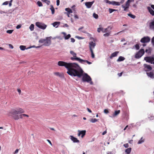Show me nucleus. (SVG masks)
<instances>
[{
    "mask_svg": "<svg viewBox=\"0 0 154 154\" xmlns=\"http://www.w3.org/2000/svg\"><path fill=\"white\" fill-rule=\"evenodd\" d=\"M57 65L59 66H64L67 69V73L72 76H77L80 78L82 77L84 71L80 66L75 63H67L59 61Z\"/></svg>",
    "mask_w": 154,
    "mask_h": 154,
    "instance_id": "nucleus-1",
    "label": "nucleus"
},
{
    "mask_svg": "<svg viewBox=\"0 0 154 154\" xmlns=\"http://www.w3.org/2000/svg\"><path fill=\"white\" fill-rule=\"evenodd\" d=\"M24 112V110L22 108H18L16 109H12L8 113V116H13L17 115V114H22Z\"/></svg>",
    "mask_w": 154,
    "mask_h": 154,
    "instance_id": "nucleus-2",
    "label": "nucleus"
},
{
    "mask_svg": "<svg viewBox=\"0 0 154 154\" xmlns=\"http://www.w3.org/2000/svg\"><path fill=\"white\" fill-rule=\"evenodd\" d=\"M82 80L83 82H87L89 83L91 85L93 84V82L91 81L92 79L90 76L87 73L83 72Z\"/></svg>",
    "mask_w": 154,
    "mask_h": 154,
    "instance_id": "nucleus-3",
    "label": "nucleus"
},
{
    "mask_svg": "<svg viewBox=\"0 0 154 154\" xmlns=\"http://www.w3.org/2000/svg\"><path fill=\"white\" fill-rule=\"evenodd\" d=\"M51 37H48L45 39L42 38L38 41L39 43H43V45L45 46H49L51 43Z\"/></svg>",
    "mask_w": 154,
    "mask_h": 154,
    "instance_id": "nucleus-4",
    "label": "nucleus"
},
{
    "mask_svg": "<svg viewBox=\"0 0 154 154\" xmlns=\"http://www.w3.org/2000/svg\"><path fill=\"white\" fill-rule=\"evenodd\" d=\"M144 53L145 51L143 49H140L135 55V58L137 59L140 58L144 54Z\"/></svg>",
    "mask_w": 154,
    "mask_h": 154,
    "instance_id": "nucleus-5",
    "label": "nucleus"
},
{
    "mask_svg": "<svg viewBox=\"0 0 154 154\" xmlns=\"http://www.w3.org/2000/svg\"><path fill=\"white\" fill-rule=\"evenodd\" d=\"M36 26L40 29H45L47 27V25L45 24L39 22H37L35 23Z\"/></svg>",
    "mask_w": 154,
    "mask_h": 154,
    "instance_id": "nucleus-6",
    "label": "nucleus"
},
{
    "mask_svg": "<svg viewBox=\"0 0 154 154\" xmlns=\"http://www.w3.org/2000/svg\"><path fill=\"white\" fill-rule=\"evenodd\" d=\"M144 60L146 62L149 63L151 64H153L154 57H146L144 58Z\"/></svg>",
    "mask_w": 154,
    "mask_h": 154,
    "instance_id": "nucleus-7",
    "label": "nucleus"
},
{
    "mask_svg": "<svg viewBox=\"0 0 154 154\" xmlns=\"http://www.w3.org/2000/svg\"><path fill=\"white\" fill-rule=\"evenodd\" d=\"M70 54H72L73 57H71L70 58L71 60H76L79 62V60L77 59L78 58H79L77 57H76V54L75 53L74 51H70Z\"/></svg>",
    "mask_w": 154,
    "mask_h": 154,
    "instance_id": "nucleus-8",
    "label": "nucleus"
},
{
    "mask_svg": "<svg viewBox=\"0 0 154 154\" xmlns=\"http://www.w3.org/2000/svg\"><path fill=\"white\" fill-rule=\"evenodd\" d=\"M150 40V38L148 36L144 37L142 38L140 40V42L143 43H147L149 42Z\"/></svg>",
    "mask_w": 154,
    "mask_h": 154,
    "instance_id": "nucleus-9",
    "label": "nucleus"
},
{
    "mask_svg": "<svg viewBox=\"0 0 154 154\" xmlns=\"http://www.w3.org/2000/svg\"><path fill=\"white\" fill-rule=\"evenodd\" d=\"M150 29L154 30V20L152 21H149L148 23Z\"/></svg>",
    "mask_w": 154,
    "mask_h": 154,
    "instance_id": "nucleus-10",
    "label": "nucleus"
},
{
    "mask_svg": "<svg viewBox=\"0 0 154 154\" xmlns=\"http://www.w3.org/2000/svg\"><path fill=\"white\" fill-rule=\"evenodd\" d=\"M79 133L78 134V136H81L82 138H83L86 134V131L85 130L80 131L79 130H78Z\"/></svg>",
    "mask_w": 154,
    "mask_h": 154,
    "instance_id": "nucleus-11",
    "label": "nucleus"
},
{
    "mask_svg": "<svg viewBox=\"0 0 154 154\" xmlns=\"http://www.w3.org/2000/svg\"><path fill=\"white\" fill-rule=\"evenodd\" d=\"M144 67V69L145 71H150L152 69V68L149 65L147 64H144L143 65Z\"/></svg>",
    "mask_w": 154,
    "mask_h": 154,
    "instance_id": "nucleus-12",
    "label": "nucleus"
},
{
    "mask_svg": "<svg viewBox=\"0 0 154 154\" xmlns=\"http://www.w3.org/2000/svg\"><path fill=\"white\" fill-rule=\"evenodd\" d=\"M96 45L95 43L93 42H90L89 43V47L90 50H93V49L94 48V47Z\"/></svg>",
    "mask_w": 154,
    "mask_h": 154,
    "instance_id": "nucleus-13",
    "label": "nucleus"
},
{
    "mask_svg": "<svg viewBox=\"0 0 154 154\" xmlns=\"http://www.w3.org/2000/svg\"><path fill=\"white\" fill-rule=\"evenodd\" d=\"M94 2V1L91 2H86L85 3V5L87 8H91Z\"/></svg>",
    "mask_w": 154,
    "mask_h": 154,
    "instance_id": "nucleus-14",
    "label": "nucleus"
},
{
    "mask_svg": "<svg viewBox=\"0 0 154 154\" xmlns=\"http://www.w3.org/2000/svg\"><path fill=\"white\" fill-rule=\"evenodd\" d=\"M70 138L71 140L74 142V143H79V141L78 140V139L75 137H74L73 136H70Z\"/></svg>",
    "mask_w": 154,
    "mask_h": 154,
    "instance_id": "nucleus-15",
    "label": "nucleus"
},
{
    "mask_svg": "<svg viewBox=\"0 0 154 154\" xmlns=\"http://www.w3.org/2000/svg\"><path fill=\"white\" fill-rule=\"evenodd\" d=\"M23 114L20 115L19 116L18 115H16L13 116V118L15 120H17L20 119H22L23 118Z\"/></svg>",
    "mask_w": 154,
    "mask_h": 154,
    "instance_id": "nucleus-16",
    "label": "nucleus"
},
{
    "mask_svg": "<svg viewBox=\"0 0 154 154\" xmlns=\"http://www.w3.org/2000/svg\"><path fill=\"white\" fill-rule=\"evenodd\" d=\"M77 59L79 60V62L82 63H83V62H86L88 64H90L92 63L91 62H90L87 60H82L80 58H78V59Z\"/></svg>",
    "mask_w": 154,
    "mask_h": 154,
    "instance_id": "nucleus-17",
    "label": "nucleus"
},
{
    "mask_svg": "<svg viewBox=\"0 0 154 154\" xmlns=\"http://www.w3.org/2000/svg\"><path fill=\"white\" fill-rule=\"evenodd\" d=\"M146 74L148 76L152 79L154 78V75L153 72H146Z\"/></svg>",
    "mask_w": 154,
    "mask_h": 154,
    "instance_id": "nucleus-18",
    "label": "nucleus"
},
{
    "mask_svg": "<svg viewBox=\"0 0 154 154\" xmlns=\"http://www.w3.org/2000/svg\"><path fill=\"white\" fill-rule=\"evenodd\" d=\"M147 9L149 11L150 13L152 15H154V11L152 9L149 7H148L147 8Z\"/></svg>",
    "mask_w": 154,
    "mask_h": 154,
    "instance_id": "nucleus-19",
    "label": "nucleus"
},
{
    "mask_svg": "<svg viewBox=\"0 0 154 154\" xmlns=\"http://www.w3.org/2000/svg\"><path fill=\"white\" fill-rule=\"evenodd\" d=\"M119 52V51H116L112 53L110 56V58L112 59L113 57L117 56Z\"/></svg>",
    "mask_w": 154,
    "mask_h": 154,
    "instance_id": "nucleus-20",
    "label": "nucleus"
},
{
    "mask_svg": "<svg viewBox=\"0 0 154 154\" xmlns=\"http://www.w3.org/2000/svg\"><path fill=\"white\" fill-rule=\"evenodd\" d=\"M60 24V22H55L52 23V24L53 25L54 27L57 28L58 26Z\"/></svg>",
    "mask_w": 154,
    "mask_h": 154,
    "instance_id": "nucleus-21",
    "label": "nucleus"
},
{
    "mask_svg": "<svg viewBox=\"0 0 154 154\" xmlns=\"http://www.w3.org/2000/svg\"><path fill=\"white\" fill-rule=\"evenodd\" d=\"M62 33L63 34L65 39H68L71 37V35L70 34H69L66 35V34L65 32H62Z\"/></svg>",
    "mask_w": 154,
    "mask_h": 154,
    "instance_id": "nucleus-22",
    "label": "nucleus"
},
{
    "mask_svg": "<svg viewBox=\"0 0 154 154\" xmlns=\"http://www.w3.org/2000/svg\"><path fill=\"white\" fill-rule=\"evenodd\" d=\"M111 4L116 6H119L120 5V3L118 2H116L114 1L111 2Z\"/></svg>",
    "mask_w": 154,
    "mask_h": 154,
    "instance_id": "nucleus-23",
    "label": "nucleus"
},
{
    "mask_svg": "<svg viewBox=\"0 0 154 154\" xmlns=\"http://www.w3.org/2000/svg\"><path fill=\"white\" fill-rule=\"evenodd\" d=\"M125 60V58L122 56H120L117 60V62H120L123 61Z\"/></svg>",
    "mask_w": 154,
    "mask_h": 154,
    "instance_id": "nucleus-24",
    "label": "nucleus"
},
{
    "mask_svg": "<svg viewBox=\"0 0 154 154\" xmlns=\"http://www.w3.org/2000/svg\"><path fill=\"white\" fill-rule=\"evenodd\" d=\"M122 7L124 9V10L125 11L127 10L129 8V7L126 5H122Z\"/></svg>",
    "mask_w": 154,
    "mask_h": 154,
    "instance_id": "nucleus-25",
    "label": "nucleus"
},
{
    "mask_svg": "<svg viewBox=\"0 0 154 154\" xmlns=\"http://www.w3.org/2000/svg\"><path fill=\"white\" fill-rule=\"evenodd\" d=\"M134 0H128L126 2L125 5L129 7L130 3L132 2H134Z\"/></svg>",
    "mask_w": 154,
    "mask_h": 154,
    "instance_id": "nucleus-26",
    "label": "nucleus"
},
{
    "mask_svg": "<svg viewBox=\"0 0 154 154\" xmlns=\"http://www.w3.org/2000/svg\"><path fill=\"white\" fill-rule=\"evenodd\" d=\"M65 11H67L69 14L72 13V10L69 8H66Z\"/></svg>",
    "mask_w": 154,
    "mask_h": 154,
    "instance_id": "nucleus-27",
    "label": "nucleus"
},
{
    "mask_svg": "<svg viewBox=\"0 0 154 154\" xmlns=\"http://www.w3.org/2000/svg\"><path fill=\"white\" fill-rule=\"evenodd\" d=\"M120 112V110H118L115 111L113 115V116H116L118 115Z\"/></svg>",
    "mask_w": 154,
    "mask_h": 154,
    "instance_id": "nucleus-28",
    "label": "nucleus"
},
{
    "mask_svg": "<svg viewBox=\"0 0 154 154\" xmlns=\"http://www.w3.org/2000/svg\"><path fill=\"white\" fill-rule=\"evenodd\" d=\"M131 148H129L126 149L125 150V152L127 153V154H129L131 151Z\"/></svg>",
    "mask_w": 154,
    "mask_h": 154,
    "instance_id": "nucleus-29",
    "label": "nucleus"
},
{
    "mask_svg": "<svg viewBox=\"0 0 154 154\" xmlns=\"http://www.w3.org/2000/svg\"><path fill=\"white\" fill-rule=\"evenodd\" d=\"M51 8H50V9L51 10V11L52 14H54L55 11L54 8L53 7L52 5H51Z\"/></svg>",
    "mask_w": 154,
    "mask_h": 154,
    "instance_id": "nucleus-30",
    "label": "nucleus"
},
{
    "mask_svg": "<svg viewBox=\"0 0 154 154\" xmlns=\"http://www.w3.org/2000/svg\"><path fill=\"white\" fill-rule=\"evenodd\" d=\"M98 121V119H91L90 121L92 123H94Z\"/></svg>",
    "mask_w": 154,
    "mask_h": 154,
    "instance_id": "nucleus-31",
    "label": "nucleus"
},
{
    "mask_svg": "<svg viewBox=\"0 0 154 154\" xmlns=\"http://www.w3.org/2000/svg\"><path fill=\"white\" fill-rule=\"evenodd\" d=\"M144 140L143 139V137H142L138 141V144H140L144 142Z\"/></svg>",
    "mask_w": 154,
    "mask_h": 154,
    "instance_id": "nucleus-32",
    "label": "nucleus"
},
{
    "mask_svg": "<svg viewBox=\"0 0 154 154\" xmlns=\"http://www.w3.org/2000/svg\"><path fill=\"white\" fill-rule=\"evenodd\" d=\"M34 25L33 24H31L29 26V28L31 31H33L34 29Z\"/></svg>",
    "mask_w": 154,
    "mask_h": 154,
    "instance_id": "nucleus-33",
    "label": "nucleus"
},
{
    "mask_svg": "<svg viewBox=\"0 0 154 154\" xmlns=\"http://www.w3.org/2000/svg\"><path fill=\"white\" fill-rule=\"evenodd\" d=\"M20 48L21 50L24 51L26 47L25 46L20 45Z\"/></svg>",
    "mask_w": 154,
    "mask_h": 154,
    "instance_id": "nucleus-34",
    "label": "nucleus"
},
{
    "mask_svg": "<svg viewBox=\"0 0 154 154\" xmlns=\"http://www.w3.org/2000/svg\"><path fill=\"white\" fill-rule=\"evenodd\" d=\"M54 74L57 76L61 77L62 76V75L59 72H55L54 73Z\"/></svg>",
    "mask_w": 154,
    "mask_h": 154,
    "instance_id": "nucleus-35",
    "label": "nucleus"
},
{
    "mask_svg": "<svg viewBox=\"0 0 154 154\" xmlns=\"http://www.w3.org/2000/svg\"><path fill=\"white\" fill-rule=\"evenodd\" d=\"M128 15L131 18L133 19H134L135 18V16L134 15H133L131 14H128Z\"/></svg>",
    "mask_w": 154,
    "mask_h": 154,
    "instance_id": "nucleus-36",
    "label": "nucleus"
},
{
    "mask_svg": "<svg viewBox=\"0 0 154 154\" xmlns=\"http://www.w3.org/2000/svg\"><path fill=\"white\" fill-rule=\"evenodd\" d=\"M91 53V57L92 58H94L95 57L94 54V53L93 52V50H90Z\"/></svg>",
    "mask_w": 154,
    "mask_h": 154,
    "instance_id": "nucleus-37",
    "label": "nucleus"
},
{
    "mask_svg": "<svg viewBox=\"0 0 154 154\" xmlns=\"http://www.w3.org/2000/svg\"><path fill=\"white\" fill-rule=\"evenodd\" d=\"M111 31H109V32H107L106 33L103 34V36H108L109 35Z\"/></svg>",
    "mask_w": 154,
    "mask_h": 154,
    "instance_id": "nucleus-38",
    "label": "nucleus"
},
{
    "mask_svg": "<svg viewBox=\"0 0 154 154\" xmlns=\"http://www.w3.org/2000/svg\"><path fill=\"white\" fill-rule=\"evenodd\" d=\"M37 5L38 6L41 7L42 6V4L40 1H38L37 2Z\"/></svg>",
    "mask_w": 154,
    "mask_h": 154,
    "instance_id": "nucleus-39",
    "label": "nucleus"
},
{
    "mask_svg": "<svg viewBox=\"0 0 154 154\" xmlns=\"http://www.w3.org/2000/svg\"><path fill=\"white\" fill-rule=\"evenodd\" d=\"M93 17L97 19L98 18V15L97 14H96L95 13H93Z\"/></svg>",
    "mask_w": 154,
    "mask_h": 154,
    "instance_id": "nucleus-40",
    "label": "nucleus"
},
{
    "mask_svg": "<svg viewBox=\"0 0 154 154\" xmlns=\"http://www.w3.org/2000/svg\"><path fill=\"white\" fill-rule=\"evenodd\" d=\"M109 12L110 13H111L115 11H117V10H115V9H111V8H109Z\"/></svg>",
    "mask_w": 154,
    "mask_h": 154,
    "instance_id": "nucleus-41",
    "label": "nucleus"
},
{
    "mask_svg": "<svg viewBox=\"0 0 154 154\" xmlns=\"http://www.w3.org/2000/svg\"><path fill=\"white\" fill-rule=\"evenodd\" d=\"M104 1L106 3L109 4H111V2L108 0H104Z\"/></svg>",
    "mask_w": 154,
    "mask_h": 154,
    "instance_id": "nucleus-42",
    "label": "nucleus"
},
{
    "mask_svg": "<svg viewBox=\"0 0 154 154\" xmlns=\"http://www.w3.org/2000/svg\"><path fill=\"white\" fill-rule=\"evenodd\" d=\"M13 30H9L7 31V33L9 34H11L13 32Z\"/></svg>",
    "mask_w": 154,
    "mask_h": 154,
    "instance_id": "nucleus-43",
    "label": "nucleus"
},
{
    "mask_svg": "<svg viewBox=\"0 0 154 154\" xmlns=\"http://www.w3.org/2000/svg\"><path fill=\"white\" fill-rule=\"evenodd\" d=\"M135 47L137 50H138L140 48V46L138 44H137L135 45Z\"/></svg>",
    "mask_w": 154,
    "mask_h": 154,
    "instance_id": "nucleus-44",
    "label": "nucleus"
},
{
    "mask_svg": "<svg viewBox=\"0 0 154 154\" xmlns=\"http://www.w3.org/2000/svg\"><path fill=\"white\" fill-rule=\"evenodd\" d=\"M102 28L100 27L99 28H98L97 29V31L98 32H100L101 31H102Z\"/></svg>",
    "mask_w": 154,
    "mask_h": 154,
    "instance_id": "nucleus-45",
    "label": "nucleus"
},
{
    "mask_svg": "<svg viewBox=\"0 0 154 154\" xmlns=\"http://www.w3.org/2000/svg\"><path fill=\"white\" fill-rule=\"evenodd\" d=\"M111 29V27L110 26L108 27L107 28L105 29L106 31H110Z\"/></svg>",
    "mask_w": 154,
    "mask_h": 154,
    "instance_id": "nucleus-46",
    "label": "nucleus"
},
{
    "mask_svg": "<svg viewBox=\"0 0 154 154\" xmlns=\"http://www.w3.org/2000/svg\"><path fill=\"white\" fill-rule=\"evenodd\" d=\"M8 1H6L5 2H4L3 4V5H8Z\"/></svg>",
    "mask_w": 154,
    "mask_h": 154,
    "instance_id": "nucleus-47",
    "label": "nucleus"
},
{
    "mask_svg": "<svg viewBox=\"0 0 154 154\" xmlns=\"http://www.w3.org/2000/svg\"><path fill=\"white\" fill-rule=\"evenodd\" d=\"M109 31H106V30H105V29H103V28H102V32L103 33L109 32Z\"/></svg>",
    "mask_w": 154,
    "mask_h": 154,
    "instance_id": "nucleus-48",
    "label": "nucleus"
},
{
    "mask_svg": "<svg viewBox=\"0 0 154 154\" xmlns=\"http://www.w3.org/2000/svg\"><path fill=\"white\" fill-rule=\"evenodd\" d=\"M151 42L152 45L154 46V36L152 38Z\"/></svg>",
    "mask_w": 154,
    "mask_h": 154,
    "instance_id": "nucleus-49",
    "label": "nucleus"
},
{
    "mask_svg": "<svg viewBox=\"0 0 154 154\" xmlns=\"http://www.w3.org/2000/svg\"><path fill=\"white\" fill-rule=\"evenodd\" d=\"M104 112L105 113H108L109 112V111L107 109H105L104 110Z\"/></svg>",
    "mask_w": 154,
    "mask_h": 154,
    "instance_id": "nucleus-50",
    "label": "nucleus"
},
{
    "mask_svg": "<svg viewBox=\"0 0 154 154\" xmlns=\"http://www.w3.org/2000/svg\"><path fill=\"white\" fill-rule=\"evenodd\" d=\"M21 26V24L18 25L16 26V28L17 29H19L20 28Z\"/></svg>",
    "mask_w": 154,
    "mask_h": 154,
    "instance_id": "nucleus-51",
    "label": "nucleus"
},
{
    "mask_svg": "<svg viewBox=\"0 0 154 154\" xmlns=\"http://www.w3.org/2000/svg\"><path fill=\"white\" fill-rule=\"evenodd\" d=\"M124 146L125 148H128L129 146L128 143H126L124 145Z\"/></svg>",
    "mask_w": 154,
    "mask_h": 154,
    "instance_id": "nucleus-52",
    "label": "nucleus"
},
{
    "mask_svg": "<svg viewBox=\"0 0 154 154\" xmlns=\"http://www.w3.org/2000/svg\"><path fill=\"white\" fill-rule=\"evenodd\" d=\"M71 42H75V39L73 38H71Z\"/></svg>",
    "mask_w": 154,
    "mask_h": 154,
    "instance_id": "nucleus-53",
    "label": "nucleus"
},
{
    "mask_svg": "<svg viewBox=\"0 0 154 154\" xmlns=\"http://www.w3.org/2000/svg\"><path fill=\"white\" fill-rule=\"evenodd\" d=\"M60 4V0H57V6H58Z\"/></svg>",
    "mask_w": 154,
    "mask_h": 154,
    "instance_id": "nucleus-54",
    "label": "nucleus"
},
{
    "mask_svg": "<svg viewBox=\"0 0 154 154\" xmlns=\"http://www.w3.org/2000/svg\"><path fill=\"white\" fill-rule=\"evenodd\" d=\"M23 117H29V115L25 114H23Z\"/></svg>",
    "mask_w": 154,
    "mask_h": 154,
    "instance_id": "nucleus-55",
    "label": "nucleus"
},
{
    "mask_svg": "<svg viewBox=\"0 0 154 154\" xmlns=\"http://www.w3.org/2000/svg\"><path fill=\"white\" fill-rule=\"evenodd\" d=\"M122 73L123 72H121L120 73H118V75L120 77L122 75Z\"/></svg>",
    "mask_w": 154,
    "mask_h": 154,
    "instance_id": "nucleus-56",
    "label": "nucleus"
},
{
    "mask_svg": "<svg viewBox=\"0 0 154 154\" xmlns=\"http://www.w3.org/2000/svg\"><path fill=\"white\" fill-rule=\"evenodd\" d=\"M145 52L146 53L148 52L149 53H150L151 52L148 49H146L145 50Z\"/></svg>",
    "mask_w": 154,
    "mask_h": 154,
    "instance_id": "nucleus-57",
    "label": "nucleus"
},
{
    "mask_svg": "<svg viewBox=\"0 0 154 154\" xmlns=\"http://www.w3.org/2000/svg\"><path fill=\"white\" fill-rule=\"evenodd\" d=\"M45 2L48 5L49 4L50 2L49 1L47 0Z\"/></svg>",
    "mask_w": 154,
    "mask_h": 154,
    "instance_id": "nucleus-58",
    "label": "nucleus"
},
{
    "mask_svg": "<svg viewBox=\"0 0 154 154\" xmlns=\"http://www.w3.org/2000/svg\"><path fill=\"white\" fill-rule=\"evenodd\" d=\"M47 140L48 141V142L51 145H52V143H51V141L50 140Z\"/></svg>",
    "mask_w": 154,
    "mask_h": 154,
    "instance_id": "nucleus-59",
    "label": "nucleus"
},
{
    "mask_svg": "<svg viewBox=\"0 0 154 154\" xmlns=\"http://www.w3.org/2000/svg\"><path fill=\"white\" fill-rule=\"evenodd\" d=\"M9 47L10 48H12V49H13V48H14V47H13V46L11 44H9Z\"/></svg>",
    "mask_w": 154,
    "mask_h": 154,
    "instance_id": "nucleus-60",
    "label": "nucleus"
},
{
    "mask_svg": "<svg viewBox=\"0 0 154 154\" xmlns=\"http://www.w3.org/2000/svg\"><path fill=\"white\" fill-rule=\"evenodd\" d=\"M87 109L88 110V111L90 112V113H91L92 112V111H91V109H90L89 108H87Z\"/></svg>",
    "mask_w": 154,
    "mask_h": 154,
    "instance_id": "nucleus-61",
    "label": "nucleus"
},
{
    "mask_svg": "<svg viewBox=\"0 0 154 154\" xmlns=\"http://www.w3.org/2000/svg\"><path fill=\"white\" fill-rule=\"evenodd\" d=\"M125 2V0H121L120 2H119L120 4H123Z\"/></svg>",
    "mask_w": 154,
    "mask_h": 154,
    "instance_id": "nucleus-62",
    "label": "nucleus"
},
{
    "mask_svg": "<svg viewBox=\"0 0 154 154\" xmlns=\"http://www.w3.org/2000/svg\"><path fill=\"white\" fill-rule=\"evenodd\" d=\"M63 26L68 27L69 26L66 23V24H65L63 25Z\"/></svg>",
    "mask_w": 154,
    "mask_h": 154,
    "instance_id": "nucleus-63",
    "label": "nucleus"
},
{
    "mask_svg": "<svg viewBox=\"0 0 154 154\" xmlns=\"http://www.w3.org/2000/svg\"><path fill=\"white\" fill-rule=\"evenodd\" d=\"M107 132H106V131H104L102 134L103 135H105V134H106Z\"/></svg>",
    "mask_w": 154,
    "mask_h": 154,
    "instance_id": "nucleus-64",
    "label": "nucleus"
}]
</instances>
